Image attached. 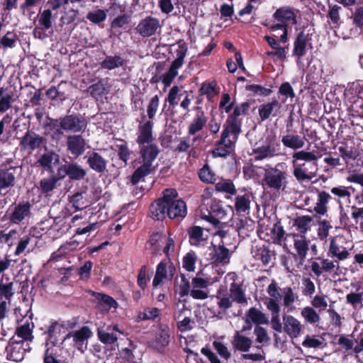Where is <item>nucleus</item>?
Masks as SVG:
<instances>
[{
	"label": "nucleus",
	"instance_id": "nucleus-1",
	"mask_svg": "<svg viewBox=\"0 0 363 363\" xmlns=\"http://www.w3.org/2000/svg\"><path fill=\"white\" fill-rule=\"evenodd\" d=\"M139 147L140 157L138 162L140 165L135 169L131 177L133 184H138L146 176L155 172V167L153 165V162L160 153L159 147L156 144H146L139 145Z\"/></svg>",
	"mask_w": 363,
	"mask_h": 363
},
{
	"label": "nucleus",
	"instance_id": "nucleus-2",
	"mask_svg": "<svg viewBox=\"0 0 363 363\" xmlns=\"http://www.w3.org/2000/svg\"><path fill=\"white\" fill-rule=\"evenodd\" d=\"M87 123L83 116L77 114L67 115L57 119H50L48 126L52 132V138L60 140L64 132H83Z\"/></svg>",
	"mask_w": 363,
	"mask_h": 363
},
{
	"label": "nucleus",
	"instance_id": "nucleus-3",
	"mask_svg": "<svg viewBox=\"0 0 363 363\" xmlns=\"http://www.w3.org/2000/svg\"><path fill=\"white\" fill-rule=\"evenodd\" d=\"M38 238L28 234L21 236L18 231L11 230L8 233L1 232L0 242L7 245L9 247L16 246V250H25L29 244H36Z\"/></svg>",
	"mask_w": 363,
	"mask_h": 363
},
{
	"label": "nucleus",
	"instance_id": "nucleus-4",
	"mask_svg": "<svg viewBox=\"0 0 363 363\" xmlns=\"http://www.w3.org/2000/svg\"><path fill=\"white\" fill-rule=\"evenodd\" d=\"M177 192L174 189H165V198H167V216L170 219L184 218L186 214V203L181 199H177Z\"/></svg>",
	"mask_w": 363,
	"mask_h": 363
},
{
	"label": "nucleus",
	"instance_id": "nucleus-5",
	"mask_svg": "<svg viewBox=\"0 0 363 363\" xmlns=\"http://www.w3.org/2000/svg\"><path fill=\"white\" fill-rule=\"evenodd\" d=\"M30 349L28 342L18 340L14 335L9 340L5 348L6 359L13 362H21L24 359L26 352H29Z\"/></svg>",
	"mask_w": 363,
	"mask_h": 363
},
{
	"label": "nucleus",
	"instance_id": "nucleus-6",
	"mask_svg": "<svg viewBox=\"0 0 363 363\" xmlns=\"http://www.w3.org/2000/svg\"><path fill=\"white\" fill-rule=\"evenodd\" d=\"M187 48L184 45H179L177 50V57L172 62L169 70L163 74L162 78V82L165 86H169L174 79L178 74V69H179L184 64V57L186 55Z\"/></svg>",
	"mask_w": 363,
	"mask_h": 363
},
{
	"label": "nucleus",
	"instance_id": "nucleus-7",
	"mask_svg": "<svg viewBox=\"0 0 363 363\" xmlns=\"http://www.w3.org/2000/svg\"><path fill=\"white\" fill-rule=\"evenodd\" d=\"M286 173L277 168L267 169L264 174L263 183L274 190L284 189L286 187Z\"/></svg>",
	"mask_w": 363,
	"mask_h": 363
},
{
	"label": "nucleus",
	"instance_id": "nucleus-8",
	"mask_svg": "<svg viewBox=\"0 0 363 363\" xmlns=\"http://www.w3.org/2000/svg\"><path fill=\"white\" fill-rule=\"evenodd\" d=\"M32 206L28 201H21L16 204L9 215L11 223L20 224L31 216Z\"/></svg>",
	"mask_w": 363,
	"mask_h": 363
},
{
	"label": "nucleus",
	"instance_id": "nucleus-9",
	"mask_svg": "<svg viewBox=\"0 0 363 363\" xmlns=\"http://www.w3.org/2000/svg\"><path fill=\"white\" fill-rule=\"evenodd\" d=\"M86 164L95 172L102 174L107 171L108 160L98 151H89L86 156Z\"/></svg>",
	"mask_w": 363,
	"mask_h": 363
},
{
	"label": "nucleus",
	"instance_id": "nucleus-10",
	"mask_svg": "<svg viewBox=\"0 0 363 363\" xmlns=\"http://www.w3.org/2000/svg\"><path fill=\"white\" fill-rule=\"evenodd\" d=\"M160 28V21L157 18L147 16L139 22L135 30L142 37L147 38L155 35Z\"/></svg>",
	"mask_w": 363,
	"mask_h": 363
},
{
	"label": "nucleus",
	"instance_id": "nucleus-11",
	"mask_svg": "<svg viewBox=\"0 0 363 363\" xmlns=\"http://www.w3.org/2000/svg\"><path fill=\"white\" fill-rule=\"evenodd\" d=\"M146 247L153 250H170L174 247V242L169 236L156 233L151 235L146 243Z\"/></svg>",
	"mask_w": 363,
	"mask_h": 363
},
{
	"label": "nucleus",
	"instance_id": "nucleus-12",
	"mask_svg": "<svg viewBox=\"0 0 363 363\" xmlns=\"http://www.w3.org/2000/svg\"><path fill=\"white\" fill-rule=\"evenodd\" d=\"M90 294L96 300V308L101 312L108 313L111 308L118 307V302L108 294L94 291H90Z\"/></svg>",
	"mask_w": 363,
	"mask_h": 363
},
{
	"label": "nucleus",
	"instance_id": "nucleus-13",
	"mask_svg": "<svg viewBox=\"0 0 363 363\" xmlns=\"http://www.w3.org/2000/svg\"><path fill=\"white\" fill-rule=\"evenodd\" d=\"M298 11V10L289 6H282L276 10L273 14V18L276 21L286 23L288 26L289 23L296 25Z\"/></svg>",
	"mask_w": 363,
	"mask_h": 363
},
{
	"label": "nucleus",
	"instance_id": "nucleus-14",
	"mask_svg": "<svg viewBox=\"0 0 363 363\" xmlns=\"http://www.w3.org/2000/svg\"><path fill=\"white\" fill-rule=\"evenodd\" d=\"M170 342L169 328L167 325H160L152 341V347L159 352H163Z\"/></svg>",
	"mask_w": 363,
	"mask_h": 363
},
{
	"label": "nucleus",
	"instance_id": "nucleus-15",
	"mask_svg": "<svg viewBox=\"0 0 363 363\" xmlns=\"http://www.w3.org/2000/svg\"><path fill=\"white\" fill-rule=\"evenodd\" d=\"M283 318V331L291 338L298 337L302 330V325L300 321L291 315L284 314Z\"/></svg>",
	"mask_w": 363,
	"mask_h": 363
},
{
	"label": "nucleus",
	"instance_id": "nucleus-16",
	"mask_svg": "<svg viewBox=\"0 0 363 363\" xmlns=\"http://www.w3.org/2000/svg\"><path fill=\"white\" fill-rule=\"evenodd\" d=\"M45 140L43 137L35 133L27 131L21 138L20 145L23 150L32 152L39 148Z\"/></svg>",
	"mask_w": 363,
	"mask_h": 363
},
{
	"label": "nucleus",
	"instance_id": "nucleus-17",
	"mask_svg": "<svg viewBox=\"0 0 363 363\" xmlns=\"http://www.w3.org/2000/svg\"><path fill=\"white\" fill-rule=\"evenodd\" d=\"M86 140L81 135H70L67 136V150L76 157L83 155L86 150Z\"/></svg>",
	"mask_w": 363,
	"mask_h": 363
},
{
	"label": "nucleus",
	"instance_id": "nucleus-18",
	"mask_svg": "<svg viewBox=\"0 0 363 363\" xmlns=\"http://www.w3.org/2000/svg\"><path fill=\"white\" fill-rule=\"evenodd\" d=\"M16 172V167H9L0 171V196H5L7 194V189L14 186Z\"/></svg>",
	"mask_w": 363,
	"mask_h": 363
},
{
	"label": "nucleus",
	"instance_id": "nucleus-19",
	"mask_svg": "<svg viewBox=\"0 0 363 363\" xmlns=\"http://www.w3.org/2000/svg\"><path fill=\"white\" fill-rule=\"evenodd\" d=\"M228 121L230 122V124L223 130L220 136V144H223L227 147H232L233 142L228 139V138L230 134H232L235 135V139L237 138V136L241 131V123L240 121L235 120L231 118H229Z\"/></svg>",
	"mask_w": 363,
	"mask_h": 363
},
{
	"label": "nucleus",
	"instance_id": "nucleus-20",
	"mask_svg": "<svg viewBox=\"0 0 363 363\" xmlns=\"http://www.w3.org/2000/svg\"><path fill=\"white\" fill-rule=\"evenodd\" d=\"M278 145L267 141L265 144L259 146L252 150L255 161H260L266 158H272L278 155Z\"/></svg>",
	"mask_w": 363,
	"mask_h": 363
},
{
	"label": "nucleus",
	"instance_id": "nucleus-21",
	"mask_svg": "<svg viewBox=\"0 0 363 363\" xmlns=\"http://www.w3.org/2000/svg\"><path fill=\"white\" fill-rule=\"evenodd\" d=\"M168 201L165 198V190L163 196L155 201L150 207L151 217L155 220H163L167 216Z\"/></svg>",
	"mask_w": 363,
	"mask_h": 363
},
{
	"label": "nucleus",
	"instance_id": "nucleus-22",
	"mask_svg": "<svg viewBox=\"0 0 363 363\" xmlns=\"http://www.w3.org/2000/svg\"><path fill=\"white\" fill-rule=\"evenodd\" d=\"M153 123L147 121L143 124L138 125V133L137 138V143L139 145L146 144H154L155 138L152 135Z\"/></svg>",
	"mask_w": 363,
	"mask_h": 363
},
{
	"label": "nucleus",
	"instance_id": "nucleus-23",
	"mask_svg": "<svg viewBox=\"0 0 363 363\" xmlns=\"http://www.w3.org/2000/svg\"><path fill=\"white\" fill-rule=\"evenodd\" d=\"M320 157L318 153L312 151L300 150L293 153L292 155V164L296 165L298 161H304L309 164V167L311 170H317V161Z\"/></svg>",
	"mask_w": 363,
	"mask_h": 363
},
{
	"label": "nucleus",
	"instance_id": "nucleus-24",
	"mask_svg": "<svg viewBox=\"0 0 363 363\" xmlns=\"http://www.w3.org/2000/svg\"><path fill=\"white\" fill-rule=\"evenodd\" d=\"M60 163V155L53 151L43 154L37 161L45 171L53 173L54 167Z\"/></svg>",
	"mask_w": 363,
	"mask_h": 363
},
{
	"label": "nucleus",
	"instance_id": "nucleus-25",
	"mask_svg": "<svg viewBox=\"0 0 363 363\" xmlns=\"http://www.w3.org/2000/svg\"><path fill=\"white\" fill-rule=\"evenodd\" d=\"M281 107V104L276 99L260 105L258 109L260 121L263 122L267 120L271 116L273 117L277 116Z\"/></svg>",
	"mask_w": 363,
	"mask_h": 363
},
{
	"label": "nucleus",
	"instance_id": "nucleus-26",
	"mask_svg": "<svg viewBox=\"0 0 363 363\" xmlns=\"http://www.w3.org/2000/svg\"><path fill=\"white\" fill-rule=\"evenodd\" d=\"M196 114L190 123L188 128V134L194 135L196 133L201 130L206 125L208 118L202 111L201 107H196Z\"/></svg>",
	"mask_w": 363,
	"mask_h": 363
},
{
	"label": "nucleus",
	"instance_id": "nucleus-27",
	"mask_svg": "<svg viewBox=\"0 0 363 363\" xmlns=\"http://www.w3.org/2000/svg\"><path fill=\"white\" fill-rule=\"evenodd\" d=\"M189 242L192 246L196 247H205L208 243L206 238H203V228L199 226H193L188 229Z\"/></svg>",
	"mask_w": 363,
	"mask_h": 363
},
{
	"label": "nucleus",
	"instance_id": "nucleus-28",
	"mask_svg": "<svg viewBox=\"0 0 363 363\" xmlns=\"http://www.w3.org/2000/svg\"><path fill=\"white\" fill-rule=\"evenodd\" d=\"M307 162L303 164H298L294 166L293 174L298 182L303 181H309L315 176L316 170L309 171L306 167Z\"/></svg>",
	"mask_w": 363,
	"mask_h": 363
},
{
	"label": "nucleus",
	"instance_id": "nucleus-29",
	"mask_svg": "<svg viewBox=\"0 0 363 363\" xmlns=\"http://www.w3.org/2000/svg\"><path fill=\"white\" fill-rule=\"evenodd\" d=\"M90 95L96 100H99L103 96L107 94L109 91L108 82L106 79H101L96 83L91 85L86 90Z\"/></svg>",
	"mask_w": 363,
	"mask_h": 363
},
{
	"label": "nucleus",
	"instance_id": "nucleus-30",
	"mask_svg": "<svg viewBox=\"0 0 363 363\" xmlns=\"http://www.w3.org/2000/svg\"><path fill=\"white\" fill-rule=\"evenodd\" d=\"M250 321L256 325H268L269 323L268 317L255 307H252L247 311L245 322Z\"/></svg>",
	"mask_w": 363,
	"mask_h": 363
},
{
	"label": "nucleus",
	"instance_id": "nucleus-31",
	"mask_svg": "<svg viewBox=\"0 0 363 363\" xmlns=\"http://www.w3.org/2000/svg\"><path fill=\"white\" fill-rule=\"evenodd\" d=\"M231 343L235 350L246 352L252 347V341L250 337L240 335L238 332H236Z\"/></svg>",
	"mask_w": 363,
	"mask_h": 363
},
{
	"label": "nucleus",
	"instance_id": "nucleus-32",
	"mask_svg": "<svg viewBox=\"0 0 363 363\" xmlns=\"http://www.w3.org/2000/svg\"><path fill=\"white\" fill-rule=\"evenodd\" d=\"M281 143L284 146L292 150L301 149L305 145L304 138L301 135L294 134L284 135L281 138Z\"/></svg>",
	"mask_w": 363,
	"mask_h": 363
},
{
	"label": "nucleus",
	"instance_id": "nucleus-33",
	"mask_svg": "<svg viewBox=\"0 0 363 363\" xmlns=\"http://www.w3.org/2000/svg\"><path fill=\"white\" fill-rule=\"evenodd\" d=\"M92 335V332L88 326H82L79 330L69 332L65 339L72 337L76 344H83Z\"/></svg>",
	"mask_w": 363,
	"mask_h": 363
},
{
	"label": "nucleus",
	"instance_id": "nucleus-34",
	"mask_svg": "<svg viewBox=\"0 0 363 363\" xmlns=\"http://www.w3.org/2000/svg\"><path fill=\"white\" fill-rule=\"evenodd\" d=\"M68 177L70 180H82L86 175V171L80 164L76 162L67 163Z\"/></svg>",
	"mask_w": 363,
	"mask_h": 363
},
{
	"label": "nucleus",
	"instance_id": "nucleus-35",
	"mask_svg": "<svg viewBox=\"0 0 363 363\" xmlns=\"http://www.w3.org/2000/svg\"><path fill=\"white\" fill-rule=\"evenodd\" d=\"M250 196L238 195L235 198V209L238 214L248 213L250 208Z\"/></svg>",
	"mask_w": 363,
	"mask_h": 363
},
{
	"label": "nucleus",
	"instance_id": "nucleus-36",
	"mask_svg": "<svg viewBox=\"0 0 363 363\" xmlns=\"http://www.w3.org/2000/svg\"><path fill=\"white\" fill-rule=\"evenodd\" d=\"M125 64V60L120 55L106 56L101 62V67L103 69L111 70L123 67Z\"/></svg>",
	"mask_w": 363,
	"mask_h": 363
},
{
	"label": "nucleus",
	"instance_id": "nucleus-37",
	"mask_svg": "<svg viewBox=\"0 0 363 363\" xmlns=\"http://www.w3.org/2000/svg\"><path fill=\"white\" fill-rule=\"evenodd\" d=\"M38 24L42 27V30H48L52 26V10L50 9H45L38 15Z\"/></svg>",
	"mask_w": 363,
	"mask_h": 363
},
{
	"label": "nucleus",
	"instance_id": "nucleus-38",
	"mask_svg": "<svg viewBox=\"0 0 363 363\" xmlns=\"http://www.w3.org/2000/svg\"><path fill=\"white\" fill-rule=\"evenodd\" d=\"M230 291L233 300L238 303L244 304L247 303L245 292L240 284L233 282L230 284Z\"/></svg>",
	"mask_w": 363,
	"mask_h": 363
},
{
	"label": "nucleus",
	"instance_id": "nucleus-39",
	"mask_svg": "<svg viewBox=\"0 0 363 363\" xmlns=\"http://www.w3.org/2000/svg\"><path fill=\"white\" fill-rule=\"evenodd\" d=\"M14 102L13 94L6 92L4 87L0 88V113H5L12 106Z\"/></svg>",
	"mask_w": 363,
	"mask_h": 363
},
{
	"label": "nucleus",
	"instance_id": "nucleus-40",
	"mask_svg": "<svg viewBox=\"0 0 363 363\" xmlns=\"http://www.w3.org/2000/svg\"><path fill=\"white\" fill-rule=\"evenodd\" d=\"M313 218L310 216H298L294 219V226L301 234H305L311 226Z\"/></svg>",
	"mask_w": 363,
	"mask_h": 363
},
{
	"label": "nucleus",
	"instance_id": "nucleus-41",
	"mask_svg": "<svg viewBox=\"0 0 363 363\" xmlns=\"http://www.w3.org/2000/svg\"><path fill=\"white\" fill-rule=\"evenodd\" d=\"M331 198L330 195L326 191H320L318 196V201L314 208L316 213L324 215L328 211L327 204Z\"/></svg>",
	"mask_w": 363,
	"mask_h": 363
},
{
	"label": "nucleus",
	"instance_id": "nucleus-42",
	"mask_svg": "<svg viewBox=\"0 0 363 363\" xmlns=\"http://www.w3.org/2000/svg\"><path fill=\"white\" fill-rule=\"evenodd\" d=\"M308 41L307 35L301 33L294 42V55L301 57L306 55V48Z\"/></svg>",
	"mask_w": 363,
	"mask_h": 363
},
{
	"label": "nucleus",
	"instance_id": "nucleus-43",
	"mask_svg": "<svg viewBox=\"0 0 363 363\" xmlns=\"http://www.w3.org/2000/svg\"><path fill=\"white\" fill-rule=\"evenodd\" d=\"M215 189L218 192H223L235 195L237 192L233 182L230 179H220L215 183Z\"/></svg>",
	"mask_w": 363,
	"mask_h": 363
},
{
	"label": "nucleus",
	"instance_id": "nucleus-44",
	"mask_svg": "<svg viewBox=\"0 0 363 363\" xmlns=\"http://www.w3.org/2000/svg\"><path fill=\"white\" fill-rule=\"evenodd\" d=\"M15 335H16L17 337L21 338V340H23L24 342H31L34 338L32 329L30 328L28 323L17 327Z\"/></svg>",
	"mask_w": 363,
	"mask_h": 363
},
{
	"label": "nucleus",
	"instance_id": "nucleus-45",
	"mask_svg": "<svg viewBox=\"0 0 363 363\" xmlns=\"http://www.w3.org/2000/svg\"><path fill=\"white\" fill-rule=\"evenodd\" d=\"M160 311L157 308H146L143 311H140L136 316V321L155 320L160 318Z\"/></svg>",
	"mask_w": 363,
	"mask_h": 363
},
{
	"label": "nucleus",
	"instance_id": "nucleus-46",
	"mask_svg": "<svg viewBox=\"0 0 363 363\" xmlns=\"http://www.w3.org/2000/svg\"><path fill=\"white\" fill-rule=\"evenodd\" d=\"M167 278V267L165 261L160 262L156 269V273L152 281V286L157 287L162 281Z\"/></svg>",
	"mask_w": 363,
	"mask_h": 363
},
{
	"label": "nucleus",
	"instance_id": "nucleus-47",
	"mask_svg": "<svg viewBox=\"0 0 363 363\" xmlns=\"http://www.w3.org/2000/svg\"><path fill=\"white\" fill-rule=\"evenodd\" d=\"M137 348V345L131 340L129 341L128 347L122 349L120 351L121 357L128 363H138L133 351Z\"/></svg>",
	"mask_w": 363,
	"mask_h": 363
},
{
	"label": "nucleus",
	"instance_id": "nucleus-48",
	"mask_svg": "<svg viewBox=\"0 0 363 363\" xmlns=\"http://www.w3.org/2000/svg\"><path fill=\"white\" fill-rule=\"evenodd\" d=\"M210 208H211V215L213 218L216 220L215 222H212V224L216 227H220V220L223 219L226 216L225 210L222 206L217 203H211Z\"/></svg>",
	"mask_w": 363,
	"mask_h": 363
},
{
	"label": "nucleus",
	"instance_id": "nucleus-49",
	"mask_svg": "<svg viewBox=\"0 0 363 363\" xmlns=\"http://www.w3.org/2000/svg\"><path fill=\"white\" fill-rule=\"evenodd\" d=\"M199 177L202 182L208 184H215L217 181L216 175L207 164L199 170Z\"/></svg>",
	"mask_w": 363,
	"mask_h": 363
},
{
	"label": "nucleus",
	"instance_id": "nucleus-50",
	"mask_svg": "<svg viewBox=\"0 0 363 363\" xmlns=\"http://www.w3.org/2000/svg\"><path fill=\"white\" fill-rule=\"evenodd\" d=\"M301 314L304 318L305 321L310 324H315L318 323L320 318L319 314L315 309L310 306H306L301 310Z\"/></svg>",
	"mask_w": 363,
	"mask_h": 363
},
{
	"label": "nucleus",
	"instance_id": "nucleus-51",
	"mask_svg": "<svg viewBox=\"0 0 363 363\" xmlns=\"http://www.w3.org/2000/svg\"><path fill=\"white\" fill-rule=\"evenodd\" d=\"M13 284L9 282L4 284L3 281H0V299L1 301H10L11 297L13 296Z\"/></svg>",
	"mask_w": 363,
	"mask_h": 363
},
{
	"label": "nucleus",
	"instance_id": "nucleus-52",
	"mask_svg": "<svg viewBox=\"0 0 363 363\" xmlns=\"http://www.w3.org/2000/svg\"><path fill=\"white\" fill-rule=\"evenodd\" d=\"M106 11L102 9L89 11L86 14V18L94 24H99L100 23L104 22L106 20Z\"/></svg>",
	"mask_w": 363,
	"mask_h": 363
},
{
	"label": "nucleus",
	"instance_id": "nucleus-53",
	"mask_svg": "<svg viewBox=\"0 0 363 363\" xmlns=\"http://www.w3.org/2000/svg\"><path fill=\"white\" fill-rule=\"evenodd\" d=\"M70 203H72L76 210H82L89 206V202L84 199L83 193L77 192L70 198Z\"/></svg>",
	"mask_w": 363,
	"mask_h": 363
},
{
	"label": "nucleus",
	"instance_id": "nucleus-54",
	"mask_svg": "<svg viewBox=\"0 0 363 363\" xmlns=\"http://www.w3.org/2000/svg\"><path fill=\"white\" fill-rule=\"evenodd\" d=\"M40 188L43 194H48L57 187V182L52 176L40 181Z\"/></svg>",
	"mask_w": 363,
	"mask_h": 363
},
{
	"label": "nucleus",
	"instance_id": "nucleus-55",
	"mask_svg": "<svg viewBox=\"0 0 363 363\" xmlns=\"http://www.w3.org/2000/svg\"><path fill=\"white\" fill-rule=\"evenodd\" d=\"M213 347L222 359L228 361L231 357V352L223 342L215 340Z\"/></svg>",
	"mask_w": 363,
	"mask_h": 363
},
{
	"label": "nucleus",
	"instance_id": "nucleus-56",
	"mask_svg": "<svg viewBox=\"0 0 363 363\" xmlns=\"http://www.w3.org/2000/svg\"><path fill=\"white\" fill-rule=\"evenodd\" d=\"M126 6L121 4L118 0H110L108 9L106 10V13L109 12L110 16H118L125 13Z\"/></svg>",
	"mask_w": 363,
	"mask_h": 363
},
{
	"label": "nucleus",
	"instance_id": "nucleus-57",
	"mask_svg": "<svg viewBox=\"0 0 363 363\" xmlns=\"http://www.w3.org/2000/svg\"><path fill=\"white\" fill-rule=\"evenodd\" d=\"M97 335L99 340L102 343L106 345H112L115 343L118 340V337L116 335H114L113 333H108L106 330L101 328H98Z\"/></svg>",
	"mask_w": 363,
	"mask_h": 363
},
{
	"label": "nucleus",
	"instance_id": "nucleus-58",
	"mask_svg": "<svg viewBox=\"0 0 363 363\" xmlns=\"http://www.w3.org/2000/svg\"><path fill=\"white\" fill-rule=\"evenodd\" d=\"M245 89L248 91H251L254 96H268L272 94V89H267L258 84L247 85Z\"/></svg>",
	"mask_w": 363,
	"mask_h": 363
},
{
	"label": "nucleus",
	"instance_id": "nucleus-59",
	"mask_svg": "<svg viewBox=\"0 0 363 363\" xmlns=\"http://www.w3.org/2000/svg\"><path fill=\"white\" fill-rule=\"evenodd\" d=\"M130 16L125 13L116 16L111 23L112 29L122 28L125 26L129 24Z\"/></svg>",
	"mask_w": 363,
	"mask_h": 363
},
{
	"label": "nucleus",
	"instance_id": "nucleus-60",
	"mask_svg": "<svg viewBox=\"0 0 363 363\" xmlns=\"http://www.w3.org/2000/svg\"><path fill=\"white\" fill-rule=\"evenodd\" d=\"M160 104L158 95L152 96L147 106V113L149 119H153L157 113Z\"/></svg>",
	"mask_w": 363,
	"mask_h": 363
},
{
	"label": "nucleus",
	"instance_id": "nucleus-61",
	"mask_svg": "<svg viewBox=\"0 0 363 363\" xmlns=\"http://www.w3.org/2000/svg\"><path fill=\"white\" fill-rule=\"evenodd\" d=\"M79 15V11L77 9H71L67 12H65L62 15L60 21L62 25H69L73 23Z\"/></svg>",
	"mask_w": 363,
	"mask_h": 363
},
{
	"label": "nucleus",
	"instance_id": "nucleus-62",
	"mask_svg": "<svg viewBox=\"0 0 363 363\" xmlns=\"http://www.w3.org/2000/svg\"><path fill=\"white\" fill-rule=\"evenodd\" d=\"M264 303L267 308L271 312L272 315L279 314L281 307L278 302V299L266 297Z\"/></svg>",
	"mask_w": 363,
	"mask_h": 363
},
{
	"label": "nucleus",
	"instance_id": "nucleus-63",
	"mask_svg": "<svg viewBox=\"0 0 363 363\" xmlns=\"http://www.w3.org/2000/svg\"><path fill=\"white\" fill-rule=\"evenodd\" d=\"M211 259L216 265L219 264H227L229 262V251H214Z\"/></svg>",
	"mask_w": 363,
	"mask_h": 363
},
{
	"label": "nucleus",
	"instance_id": "nucleus-64",
	"mask_svg": "<svg viewBox=\"0 0 363 363\" xmlns=\"http://www.w3.org/2000/svg\"><path fill=\"white\" fill-rule=\"evenodd\" d=\"M254 333L256 335V341L259 343L267 342L269 340L267 330L260 325H255Z\"/></svg>",
	"mask_w": 363,
	"mask_h": 363
}]
</instances>
